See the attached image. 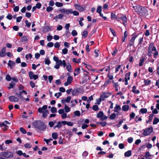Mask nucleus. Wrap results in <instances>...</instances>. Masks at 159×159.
Segmentation results:
<instances>
[{"label":"nucleus","mask_w":159,"mask_h":159,"mask_svg":"<svg viewBox=\"0 0 159 159\" xmlns=\"http://www.w3.org/2000/svg\"><path fill=\"white\" fill-rule=\"evenodd\" d=\"M28 39L27 36L24 35L21 38L20 41L24 43H26L28 40Z\"/></svg>","instance_id":"obj_13"},{"label":"nucleus","mask_w":159,"mask_h":159,"mask_svg":"<svg viewBox=\"0 0 159 159\" xmlns=\"http://www.w3.org/2000/svg\"><path fill=\"white\" fill-rule=\"evenodd\" d=\"M93 109L95 111H97L99 110V108L98 105H93L92 107Z\"/></svg>","instance_id":"obj_53"},{"label":"nucleus","mask_w":159,"mask_h":159,"mask_svg":"<svg viewBox=\"0 0 159 159\" xmlns=\"http://www.w3.org/2000/svg\"><path fill=\"white\" fill-rule=\"evenodd\" d=\"M51 27H50L48 26H45L43 29V32L44 33L48 32V31L51 30Z\"/></svg>","instance_id":"obj_16"},{"label":"nucleus","mask_w":159,"mask_h":159,"mask_svg":"<svg viewBox=\"0 0 159 159\" xmlns=\"http://www.w3.org/2000/svg\"><path fill=\"white\" fill-rule=\"evenodd\" d=\"M136 88L135 86H134L133 87L132 92L135 94H139L140 93V91L138 90H136Z\"/></svg>","instance_id":"obj_24"},{"label":"nucleus","mask_w":159,"mask_h":159,"mask_svg":"<svg viewBox=\"0 0 159 159\" xmlns=\"http://www.w3.org/2000/svg\"><path fill=\"white\" fill-rule=\"evenodd\" d=\"M102 11V7L101 6H99L98 7L97 9L96 12L99 13H101Z\"/></svg>","instance_id":"obj_45"},{"label":"nucleus","mask_w":159,"mask_h":159,"mask_svg":"<svg viewBox=\"0 0 159 159\" xmlns=\"http://www.w3.org/2000/svg\"><path fill=\"white\" fill-rule=\"evenodd\" d=\"M127 31H125L124 33V37H123L122 39V41L123 42H124L125 41V39L127 38Z\"/></svg>","instance_id":"obj_37"},{"label":"nucleus","mask_w":159,"mask_h":159,"mask_svg":"<svg viewBox=\"0 0 159 159\" xmlns=\"http://www.w3.org/2000/svg\"><path fill=\"white\" fill-rule=\"evenodd\" d=\"M151 82V80L148 79L146 80H144V83L145 86H148L149 85Z\"/></svg>","instance_id":"obj_30"},{"label":"nucleus","mask_w":159,"mask_h":159,"mask_svg":"<svg viewBox=\"0 0 159 159\" xmlns=\"http://www.w3.org/2000/svg\"><path fill=\"white\" fill-rule=\"evenodd\" d=\"M111 94V93L103 92L100 96V100L99 103H98V104H100L102 101H104L105 98L109 97Z\"/></svg>","instance_id":"obj_5"},{"label":"nucleus","mask_w":159,"mask_h":159,"mask_svg":"<svg viewBox=\"0 0 159 159\" xmlns=\"http://www.w3.org/2000/svg\"><path fill=\"white\" fill-rule=\"evenodd\" d=\"M63 65L64 68L66 66V62L65 60H63L62 61L61 60H60L56 62V65L54 66V68L57 69H58L59 68L60 66Z\"/></svg>","instance_id":"obj_4"},{"label":"nucleus","mask_w":159,"mask_h":159,"mask_svg":"<svg viewBox=\"0 0 159 159\" xmlns=\"http://www.w3.org/2000/svg\"><path fill=\"white\" fill-rule=\"evenodd\" d=\"M71 99V97L70 96H68L65 99V101L67 103H69Z\"/></svg>","instance_id":"obj_64"},{"label":"nucleus","mask_w":159,"mask_h":159,"mask_svg":"<svg viewBox=\"0 0 159 159\" xmlns=\"http://www.w3.org/2000/svg\"><path fill=\"white\" fill-rule=\"evenodd\" d=\"M140 112L142 114L146 113L147 112V110L146 108H141L140 109Z\"/></svg>","instance_id":"obj_46"},{"label":"nucleus","mask_w":159,"mask_h":159,"mask_svg":"<svg viewBox=\"0 0 159 159\" xmlns=\"http://www.w3.org/2000/svg\"><path fill=\"white\" fill-rule=\"evenodd\" d=\"M32 57V55L31 54H27L25 56V58L27 60L30 59Z\"/></svg>","instance_id":"obj_50"},{"label":"nucleus","mask_w":159,"mask_h":159,"mask_svg":"<svg viewBox=\"0 0 159 159\" xmlns=\"http://www.w3.org/2000/svg\"><path fill=\"white\" fill-rule=\"evenodd\" d=\"M148 11L145 7H141L138 14L140 15H146L147 14Z\"/></svg>","instance_id":"obj_7"},{"label":"nucleus","mask_w":159,"mask_h":159,"mask_svg":"<svg viewBox=\"0 0 159 159\" xmlns=\"http://www.w3.org/2000/svg\"><path fill=\"white\" fill-rule=\"evenodd\" d=\"M88 34V32L87 31L84 30L82 33V35L84 38L87 37Z\"/></svg>","instance_id":"obj_34"},{"label":"nucleus","mask_w":159,"mask_h":159,"mask_svg":"<svg viewBox=\"0 0 159 159\" xmlns=\"http://www.w3.org/2000/svg\"><path fill=\"white\" fill-rule=\"evenodd\" d=\"M68 51V49L65 48L62 50V53L64 54H66L67 53Z\"/></svg>","instance_id":"obj_62"},{"label":"nucleus","mask_w":159,"mask_h":159,"mask_svg":"<svg viewBox=\"0 0 159 159\" xmlns=\"http://www.w3.org/2000/svg\"><path fill=\"white\" fill-rule=\"evenodd\" d=\"M81 59L80 58L78 59L77 60L75 58H73L72 59V61L75 63H79L80 62Z\"/></svg>","instance_id":"obj_35"},{"label":"nucleus","mask_w":159,"mask_h":159,"mask_svg":"<svg viewBox=\"0 0 159 159\" xmlns=\"http://www.w3.org/2000/svg\"><path fill=\"white\" fill-rule=\"evenodd\" d=\"M61 117L63 119H64L66 117H69V116H67V114L66 113H64L63 114L61 115Z\"/></svg>","instance_id":"obj_57"},{"label":"nucleus","mask_w":159,"mask_h":159,"mask_svg":"<svg viewBox=\"0 0 159 159\" xmlns=\"http://www.w3.org/2000/svg\"><path fill=\"white\" fill-rule=\"evenodd\" d=\"M129 108V106L128 105H124L122 107V110L125 111H127L128 110Z\"/></svg>","instance_id":"obj_26"},{"label":"nucleus","mask_w":159,"mask_h":159,"mask_svg":"<svg viewBox=\"0 0 159 159\" xmlns=\"http://www.w3.org/2000/svg\"><path fill=\"white\" fill-rule=\"evenodd\" d=\"M80 20L79 21V23L81 26H82L84 25L83 23L82 22V21L84 20V18L83 17H80Z\"/></svg>","instance_id":"obj_47"},{"label":"nucleus","mask_w":159,"mask_h":159,"mask_svg":"<svg viewBox=\"0 0 159 159\" xmlns=\"http://www.w3.org/2000/svg\"><path fill=\"white\" fill-rule=\"evenodd\" d=\"M66 68L67 70L70 72H71L72 71L71 69V66L70 65H66Z\"/></svg>","instance_id":"obj_42"},{"label":"nucleus","mask_w":159,"mask_h":159,"mask_svg":"<svg viewBox=\"0 0 159 159\" xmlns=\"http://www.w3.org/2000/svg\"><path fill=\"white\" fill-rule=\"evenodd\" d=\"M88 152L87 151H84L82 154V156L83 157L85 158L88 155Z\"/></svg>","instance_id":"obj_48"},{"label":"nucleus","mask_w":159,"mask_h":159,"mask_svg":"<svg viewBox=\"0 0 159 159\" xmlns=\"http://www.w3.org/2000/svg\"><path fill=\"white\" fill-rule=\"evenodd\" d=\"M56 121H50L48 123V125L50 127H52L53 126L54 124L56 123Z\"/></svg>","instance_id":"obj_44"},{"label":"nucleus","mask_w":159,"mask_h":159,"mask_svg":"<svg viewBox=\"0 0 159 159\" xmlns=\"http://www.w3.org/2000/svg\"><path fill=\"white\" fill-rule=\"evenodd\" d=\"M80 73V68H77L75 70L74 75V76L78 75Z\"/></svg>","instance_id":"obj_23"},{"label":"nucleus","mask_w":159,"mask_h":159,"mask_svg":"<svg viewBox=\"0 0 159 159\" xmlns=\"http://www.w3.org/2000/svg\"><path fill=\"white\" fill-rule=\"evenodd\" d=\"M73 80V77L71 76H68L67 79V81L64 83V85L65 86H67L71 84Z\"/></svg>","instance_id":"obj_12"},{"label":"nucleus","mask_w":159,"mask_h":159,"mask_svg":"<svg viewBox=\"0 0 159 159\" xmlns=\"http://www.w3.org/2000/svg\"><path fill=\"white\" fill-rule=\"evenodd\" d=\"M121 109V107L119 105L116 104L114 108L113 111L116 112H119V111Z\"/></svg>","instance_id":"obj_20"},{"label":"nucleus","mask_w":159,"mask_h":159,"mask_svg":"<svg viewBox=\"0 0 159 159\" xmlns=\"http://www.w3.org/2000/svg\"><path fill=\"white\" fill-rule=\"evenodd\" d=\"M25 26L28 27H29L30 25H31V23H30V22H29L28 20H26L25 21Z\"/></svg>","instance_id":"obj_60"},{"label":"nucleus","mask_w":159,"mask_h":159,"mask_svg":"<svg viewBox=\"0 0 159 159\" xmlns=\"http://www.w3.org/2000/svg\"><path fill=\"white\" fill-rule=\"evenodd\" d=\"M93 100V97L92 95L89 97L88 99L87 100V102L88 103H90V101Z\"/></svg>","instance_id":"obj_59"},{"label":"nucleus","mask_w":159,"mask_h":159,"mask_svg":"<svg viewBox=\"0 0 159 159\" xmlns=\"http://www.w3.org/2000/svg\"><path fill=\"white\" fill-rule=\"evenodd\" d=\"M152 155L150 154L149 152H147L145 153V157L147 159H150L151 158V157Z\"/></svg>","instance_id":"obj_31"},{"label":"nucleus","mask_w":159,"mask_h":159,"mask_svg":"<svg viewBox=\"0 0 159 159\" xmlns=\"http://www.w3.org/2000/svg\"><path fill=\"white\" fill-rule=\"evenodd\" d=\"M33 125L36 128L41 130H44L46 128V125L41 120L34 121L33 123Z\"/></svg>","instance_id":"obj_1"},{"label":"nucleus","mask_w":159,"mask_h":159,"mask_svg":"<svg viewBox=\"0 0 159 159\" xmlns=\"http://www.w3.org/2000/svg\"><path fill=\"white\" fill-rule=\"evenodd\" d=\"M141 7L140 5H137L135 6H134L133 7L134 10V11L135 12L137 13H138L139 12V11Z\"/></svg>","instance_id":"obj_21"},{"label":"nucleus","mask_w":159,"mask_h":159,"mask_svg":"<svg viewBox=\"0 0 159 159\" xmlns=\"http://www.w3.org/2000/svg\"><path fill=\"white\" fill-rule=\"evenodd\" d=\"M43 140L46 143L48 144H49V143L51 142V141L52 140V139H44Z\"/></svg>","instance_id":"obj_54"},{"label":"nucleus","mask_w":159,"mask_h":159,"mask_svg":"<svg viewBox=\"0 0 159 159\" xmlns=\"http://www.w3.org/2000/svg\"><path fill=\"white\" fill-rule=\"evenodd\" d=\"M55 5L57 7H61L63 6V4L61 2H56L55 3Z\"/></svg>","instance_id":"obj_43"},{"label":"nucleus","mask_w":159,"mask_h":159,"mask_svg":"<svg viewBox=\"0 0 159 159\" xmlns=\"http://www.w3.org/2000/svg\"><path fill=\"white\" fill-rule=\"evenodd\" d=\"M131 150H129L125 152L124 154V156L125 157H129L131 155Z\"/></svg>","instance_id":"obj_25"},{"label":"nucleus","mask_w":159,"mask_h":159,"mask_svg":"<svg viewBox=\"0 0 159 159\" xmlns=\"http://www.w3.org/2000/svg\"><path fill=\"white\" fill-rule=\"evenodd\" d=\"M71 34L73 36H75L77 35V33L76 30H74L72 31Z\"/></svg>","instance_id":"obj_61"},{"label":"nucleus","mask_w":159,"mask_h":159,"mask_svg":"<svg viewBox=\"0 0 159 159\" xmlns=\"http://www.w3.org/2000/svg\"><path fill=\"white\" fill-rule=\"evenodd\" d=\"M0 155L6 158H10L13 157V154L11 152H2L0 153Z\"/></svg>","instance_id":"obj_6"},{"label":"nucleus","mask_w":159,"mask_h":159,"mask_svg":"<svg viewBox=\"0 0 159 159\" xmlns=\"http://www.w3.org/2000/svg\"><path fill=\"white\" fill-rule=\"evenodd\" d=\"M145 60V58L143 57H142V58L140 59V62L139 64V66H143V63L144 62Z\"/></svg>","instance_id":"obj_32"},{"label":"nucleus","mask_w":159,"mask_h":159,"mask_svg":"<svg viewBox=\"0 0 159 159\" xmlns=\"http://www.w3.org/2000/svg\"><path fill=\"white\" fill-rule=\"evenodd\" d=\"M57 110L56 107H52L51 109V111L52 113H55L57 112Z\"/></svg>","instance_id":"obj_49"},{"label":"nucleus","mask_w":159,"mask_h":159,"mask_svg":"<svg viewBox=\"0 0 159 159\" xmlns=\"http://www.w3.org/2000/svg\"><path fill=\"white\" fill-rule=\"evenodd\" d=\"M131 73L130 72H129L128 73H127L125 75V78H126L127 79L129 80L130 79V75Z\"/></svg>","instance_id":"obj_52"},{"label":"nucleus","mask_w":159,"mask_h":159,"mask_svg":"<svg viewBox=\"0 0 159 159\" xmlns=\"http://www.w3.org/2000/svg\"><path fill=\"white\" fill-rule=\"evenodd\" d=\"M156 50V47L154 46L153 43H150L148 47V55L149 57H151L152 56V51L155 52Z\"/></svg>","instance_id":"obj_3"},{"label":"nucleus","mask_w":159,"mask_h":159,"mask_svg":"<svg viewBox=\"0 0 159 159\" xmlns=\"http://www.w3.org/2000/svg\"><path fill=\"white\" fill-rule=\"evenodd\" d=\"M63 16L62 14H59L54 16L53 19L56 20L57 19H61L63 17ZM56 21H57V20H56Z\"/></svg>","instance_id":"obj_22"},{"label":"nucleus","mask_w":159,"mask_h":159,"mask_svg":"<svg viewBox=\"0 0 159 159\" xmlns=\"http://www.w3.org/2000/svg\"><path fill=\"white\" fill-rule=\"evenodd\" d=\"M117 16L115 15V14L112 12L111 14V19L112 20L114 19H117Z\"/></svg>","instance_id":"obj_41"},{"label":"nucleus","mask_w":159,"mask_h":159,"mask_svg":"<svg viewBox=\"0 0 159 159\" xmlns=\"http://www.w3.org/2000/svg\"><path fill=\"white\" fill-rule=\"evenodd\" d=\"M29 75L30 80L34 79L35 80L39 77L38 75H34V73L31 71H30L29 72Z\"/></svg>","instance_id":"obj_11"},{"label":"nucleus","mask_w":159,"mask_h":159,"mask_svg":"<svg viewBox=\"0 0 159 159\" xmlns=\"http://www.w3.org/2000/svg\"><path fill=\"white\" fill-rule=\"evenodd\" d=\"M47 107V106L44 105L42 107H39L38 109V112L43 113V117L44 118H46L49 114L48 111L46 110Z\"/></svg>","instance_id":"obj_2"},{"label":"nucleus","mask_w":159,"mask_h":159,"mask_svg":"<svg viewBox=\"0 0 159 159\" xmlns=\"http://www.w3.org/2000/svg\"><path fill=\"white\" fill-rule=\"evenodd\" d=\"M62 126V125L61 124V122L60 121H58L57 123V125L55 126L53 128L54 129H55L56 128H57L59 129Z\"/></svg>","instance_id":"obj_27"},{"label":"nucleus","mask_w":159,"mask_h":159,"mask_svg":"<svg viewBox=\"0 0 159 159\" xmlns=\"http://www.w3.org/2000/svg\"><path fill=\"white\" fill-rule=\"evenodd\" d=\"M64 109L65 110V111L67 113L69 112L70 111V108L66 104H65V105Z\"/></svg>","instance_id":"obj_28"},{"label":"nucleus","mask_w":159,"mask_h":159,"mask_svg":"<svg viewBox=\"0 0 159 159\" xmlns=\"http://www.w3.org/2000/svg\"><path fill=\"white\" fill-rule=\"evenodd\" d=\"M79 93V90L78 89H75L72 91V94L73 96L78 95Z\"/></svg>","instance_id":"obj_19"},{"label":"nucleus","mask_w":159,"mask_h":159,"mask_svg":"<svg viewBox=\"0 0 159 159\" xmlns=\"http://www.w3.org/2000/svg\"><path fill=\"white\" fill-rule=\"evenodd\" d=\"M53 9L52 7L51 6H48L46 8V11L48 12L52 11Z\"/></svg>","instance_id":"obj_55"},{"label":"nucleus","mask_w":159,"mask_h":159,"mask_svg":"<svg viewBox=\"0 0 159 159\" xmlns=\"http://www.w3.org/2000/svg\"><path fill=\"white\" fill-rule=\"evenodd\" d=\"M15 64L16 63L14 61L10 60L8 61V65L11 68H12L15 65Z\"/></svg>","instance_id":"obj_18"},{"label":"nucleus","mask_w":159,"mask_h":159,"mask_svg":"<svg viewBox=\"0 0 159 159\" xmlns=\"http://www.w3.org/2000/svg\"><path fill=\"white\" fill-rule=\"evenodd\" d=\"M153 130V128L152 127L148 128L143 130V134L144 136H147L149 135L152 132Z\"/></svg>","instance_id":"obj_8"},{"label":"nucleus","mask_w":159,"mask_h":159,"mask_svg":"<svg viewBox=\"0 0 159 159\" xmlns=\"http://www.w3.org/2000/svg\"><path fill=\"white\" fill-rule=\"evenodd\" d=\"M116 113H112L110 116L109 118L111 120L114 119L116 117Z\"/></svg>","instance_id":"obj_40"},{"label":"nucleus","mask_w":159,"mask_h":159,"mask_svg":"<svg viewBox=\"0 0 159 159\" xmlns=\"http://www.w3.org/2000/svg\"><path fill=\"white\" fill-rule=\"evenodd\" d=\"M138 36V35L133 34L132 35V37L130 40L129 44L130 46H133L134 43V41L136 38Z\"/></svg>","instance_id":"obj_10"},{"label":"nucleus","mask_w":159,"mask_h":159,"mask_svg":"<svg viewBox=\"0 0 159 159\" xmlns=\"http://www.w3.org/2000/svg\"><path fill=\"white\" fill-rule=\"evenodd\" d=\"M9 100L12 102H16L18 101L17 98L14 96H11L9 98Z\"/></svg>","instance_id":"obj_14"},{"label":"nucleus","mask_w":159,"mask_h":159,"mask_svg":"<svg viewBox=\"0 0 159 159\" xmlns=\"http://www.w3.org/2000/svg\"><path fill=\"white\" fill-rule=\"evenodd\" d=\"M142 119L141 117H139V116H137L135 118V121L137 123L139 121H141Z\"/></svg>","instance_id":"obj_39"},{"label":"nucleus","mask_w":159,"mask_h":159,"mask_svg":"<svg viewBox=\"0 0 159 159\" xmlns=\"http://www.w3.org/2000/svg\"><path fill=\"white\" fill-rule=\"evenodd\" d=\"M51 63L50 61L49 60L48 58H46L45 61V63L46 64H47L49 65Z\"/></svg>","instance_id":"obj_51"},{"label":"nucleus","mask_w":159,"mask_h":159,"mask_svg":"<svg viewBox=\"0 0 159 159\" xmlns=\"http://www.w3.org/2000/svg\"><path fill=\"white\" fill-rule=\"evenodd\" d=\"M103 112L102 111H100L97 115V117L98 118H101L103 115Z\"/></svg>","instance_id":"obj_29"},{"label":"nucleus","mask_w":159,"mask_h":159,"mask_svg":"<svg viewBox=\"0 0 159 159\" xmlns=\"http://www.w3.org/2000/svg\"><path fill=\"white\" fill-rule=\"evenodd\" d=\"M74 115L79 116L80 115V112L79 111H76L74 112Z\"/></svg>","instance_id":"obj_56"},{"label":"nucleus","mask_w":159,"mask_h":159,"mask_svg":"<svg viewBox=\"0 0 159 159\" xmlns=\"http://www.w3.org/2000/svg\"><path fill=\"white\" fill-rule=\"evenodd\" d=\"M52 137L54 139H57L58 134L56 132L52 134Z\"/></svg>","instance_id":"obj_38"},{"label":"nucleus","mask_w":159,"mask_h":159,"mask_svg":"<svg viewBox=\"0 0 159 159\" xmlns=\"http://www.w3.org/2000/svg\"><path fill=\"white\" fill-rule=\"evenodd\" d=\"M120 19L123 21L122 23L125 26L126 25L127 20L126 17L125 16H123L121 17Z\"/></svg>","instance_id":"obj_15"},{"label":"nucleus","mask_w":159,"mask_h":159,"mask_svg":"<svg viewBox=\"0 0 159 159\" xmlns=\"http://www.w3.org/2000/svg\"><path fill=\"white\" fill-rule=\"evenodd\" d=\"M159 122V119L157 118H155L154 119L153 122V125H156L157 124L158 122Z\"/></svg>","instance_id":"obj_36"},{"label":"nucleus","mask_w":159,"mask_h":159,"mask_svg":"<svg viewBox=\"0 0 159 159\" xmlns=\"http://www.w3.org/2000/svg\"><path fill=\"white\" fill-rule=\"evenodd\" d=\"M59 11L62 13L69 15L70 14H72V9H67L63 8L60 9Z\"/></svg>","instance_id":"obj_9"},{"label":"nucleus","mask_w":159,"mask_h":159,"mask_svg":"<svg viewBox=\"0 0 159 159\" xmlns=\"http://www.w3.org/2000/svg\"><path fill=\"white\" fill-rule=\"evenodd\" d=\"M75 7L76 9L80 11H82L84 10L83 7L78 4H75Z\"/></svg>","instance_id":"obj_17"},{"label":"nucleus","mask_w":159,"mask_h":159,"mask_svg":"<svg viewBox=\"0 0 159 159\" xmlns=\"http://www.w3.org/2000/svg\"><path fill=\"white\" fill-rule=\"evenodd\" d=\"M20 130L23 134H25L26 133V131L22 127H21L20 128Z\"/></svg>","instance_id":"obj_63"},{"label":"nucleus","mask_w":159,"mask_h":159,"mask_svg":"<svg viewBox=\"0 0 159 159\" xmlns=\"http://www.w3.org/2000/svg\"><path fill=\"white\" fill-rule=\"evenodd\" d=\"M153 114H151L149 115V119L148 121H147L146 122L147 123H150L151 122L152 119L153 118Z\"/></svg>","instance_id":"obj_33"},{"label":"nucleus","mask_w":159,"mask_h":159,"mask_svg":"<svg viewBox=\"0 0 159 159\" xmlns=\"http://www.w3.org/2000/svg\"><path fill=\"white\" fill-rule=\"evenodd\" d=\"M153 57L154 58H156L157 57V56L158 55V52L157 50L156 51H155L154 53H153Z\"/></svg>","instance_id":"obj_58"}]
</instances>
